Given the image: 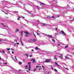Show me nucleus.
Instances as JSON below:
<instances>
[{
	"mask_svg": "<svg viewBox=\"0 0 74 74\" xmlns=\"http://www.w3.org/2000/svg\"><path fill=\"white\" fill-rule=\"evenodd\" d=\"M5 2L6 3L4 5V7H7V8H11V7H8V4H11V5H15V4L11 3L9 2L5 1Z\"/></svg>",
	"mask_w": 74,
	"mask_h": 74,
	"instance_id": "1",
	"label": "nucleus"
},
{
	"mask_svg": "<svg viewBox=\"0 0 74 74\" xmlns=\"http://www.w3.org/2000/svg\"><path fill=\"white\" fill-rule=\"evenodd\" d=\"M49 3L50 4H56V3H58V0H54L53 1H49Z\"/></svg>",
	"mask_w": 74,
	"mask_h": 74,
	"instance_id": "2",
	"label": "nucleus"
},
{
	"mask_svg": "<svg viewBox=\"0 0 74 74\" xmlns=\"http://www.w3.org/2000/svg\"><path fill=\"white\" fill-rule=\"evenodd\" d=\"M36 40L35 39H34V40L31 39L28 40V42H31V43H33V42H36Z\"/></svg>",
	"mask_w": 74,
	"mask_h": 74,
	"instance_id": "3",
	"label": "nucleus"
},
{
	"mask_svg": "<svg viewBox=\"0 0 74 74\" xmlns=\"http://www.w3.org/2000/svg\"><path fill=\"white\" fill-rule=\"evenodd\" d=\"M52 60L51 59H46V60H45V62L46 63H49V62H52Z\"/></svg>",
	"mask_w": 74,
	"mask_h": 74,
	"instance_id": "4",
	"label": "nucleus"
},
{
	"mask_svg": "<svg viewBox=\"0 0 74 74\" xmlns=\"http://www.w3.org/2000/svg\"><path fill=\"white\" fill-rule=\"evenodd\" d=\"M51 6H53V7H54L56 8H60V7L58 5H51Z\"/></svg>",
	"mask_w": 74,
	"mask_h": 74,
	"instance_id": "5",
	"label": "nucleus"
},
{
	"mask_svg": "<svg viewBox=\"0 0 74 74\" xmlns=\"http://www.w3.org/2000/svg\"><path fill=\"white\" fill-rule=\"evenodd\" d=\"M55 65H57V67H58V69H60V65H58V63H57L56 62H55Z\"/></svg>",
	"mask_w": 74,
	"mask_h": 74,
	"instance_id": "6",
	"label": "nucleus"
},
{
	"mask_svg": "<svg viewBox=\"0 0 74 74\" xmlns=\"http://www.w3.org/2000/svg\"><path fill=\"white\" fill-rule=\"evenodd\" d=\"M24 33H25L26 34L25 35V36H26V37H28V35L27 34H29V33H28L26 31H25L24 32Z\"/></svg>",
	"mask_w": 74,
	"mask_h": 74,
	"instance_id": "7",
	"label": "nucleus"
},
{
	"mask_svg": "<svg viewBox=\"0 0 74 74\" xmlns=\"http://www.w3.org/2000/svg\"><path fill=\"white\" fill-rule=\"evenodd\" d=\"M32 24L34 26H37L38 25V23L34 22L33 23H32Z\"/></svg>",
	"mask_w": 74,
	"mask_h": 74,
	"instance_id": "8",
	"label": "nucleus"
},
{
	"mask_svg": "<svg viewBox=\"0 0 74 74\" xmlns=\"http://www.w3.org/2000/svg\"><path fill=\"white\" fill-rule=\"evenodd\" d=\"M61 32L62 33V34H63L64 36H66V33L65 32H64V31H63L62 30L61 31Z\"/></svg>",
	"mask_w": 74,
	"mask_h": 74,
	"instance_id": "9",
	"label": "nucleus"
},
{
	"mask_svg": "<svg viewBox=\"0 0 74 74\" xmlns=\"http://www.w3.org/2000/svg\"><path fill=\"white\" fill-rule=\"evenodd\" d=\"M27 12L28 13V14H31V15H33V13H32V11H27Z\"/></svg>",
	"mask_w": 74,
	"mask_h": 74,
	"instance_id": "10",
	"label": "nucleus"
},
{
	"mask_svg": "<svg viewBox=\"0 0 74 74\" xmlns=\"http://www.w3.org/2000/svg\"><path fill=\"white\" fill-rule=\"evenodd\" d=\"M43 34L45 35V36H48V37H50V38H51L52 37V36H50V35H47V34H45L44 33H43Z\"/></svg>",
	"mask_w": 74,
	"mask_h": 74,
	"instance_id": "11",
	"label": "nucleus"
},
{
	"mask_svg": "<svg viewBox=\"0 0 74 74\" xmlns=\"http://www.w3.org/2000/svg\"><path fill=\"white\" fill-rule=\"evenodd\" d=\"M34 21H35V22H36V23H39V22H40V21L39 20V19H38V20H36V19H35L34 20Z\"/></svg>",
	"mask_w": 74,
	"mask_h": 74,
	"instance_id": "12",
	"label": "nucleus"
},
{
	"mask_svg": "<svg viewBox=\"0 0 74 74\" xmlns=\"http://www.w3.org/2000/svg\"><path fill=\"white\" fill-rule=\"evenodd\" d=\"M41 25H42V26H48V25L47 24H44V23H41Z\"/></svg>",
	"mask_w": 74,
	"mask_h": 74,
	"instance_id": "13",
	"label": "nucleus"
},
{
	"mask_svg": "<svg viewBox=\"0 0 74 74\" xmlns=\"http://www.w3.org/2000/svg\"><path fill=\"white\" fill-rule=\"evenodd\" d=\"M13 12L14 14H16V15H17L18 14V12L17 11H13Z\"/></svg>",
	"mask_w": 74,
	"mask_h": 74,
	"instance_id": "14",
	"label": "nucleus"
},
{
	"mask_svg": "<svg viewBox=\"0 0 74 74\" xmlns=\"http://www.w3.org/2000/svg\"><path fill=\"white\" fill-rule=\"evenodd\" d=\"M25 21L27 22V23H31V21H28L27 20H26V19H24Z\"/></svg>",
	"mask_w": 74,
	"mask_h": 74,
	"instance_id": "15",
	"label": "nucleus"
},
{
	"mask_svg": "<svg viewBox=\"0 0 74 74\" xmlns=\"http://www.w3.org/2000/svg\"><path fill=\"white\" fill-rule=\"evenodd\" d=\"M57 57V56L56 55H55L54 56V59H55L56 60H57V58H56Z\"/></svg>",
	"mask_w": 74,
	"mask_h": 74,
	"instance_id": "16",
	"label": "nucleus"
},
{
	"mask_svg": "<svg viewBox=\"0 0 74 74\" xmlns=\"http://www.w3.org/2000/svg\"><path fill=\"white\" fill-rule=\"evenodd\" d=\"M15 60H16L15 61V60H14V61L15 62H18V60H17V59H16V56H15Z\"/></svg>",
	"mask_w": 74,
	"mask_h": 74,
	"instance_id": "17",
	"label": "nucleus"
},
{
	"mask_svg": "<svg viewBox=\"0 0 74 74\" xmlns=\"http://www.w3.org/2000/svg\"><path fill=\"white\" fill-rule=\"evenodd\" d=\"M35 7L38 10H39V9H40V7L38 6H35Z\"/></svg>",
	"mask_w": 74,
	"mask_h": 74,
	"instance_id": "18",
	"label": "nucleus"
},
{
	"mask_svg": "<svg viewBox=\"0 0 74 74\" xmlns=\"http://www.w3.org/2000/svg\"><path fill=\"white\" fill-rule=\"evenodd\" d=\"M2 41H4V40L3 39H0V42ZM1 44V43L0 42V44Z\"/></svg>",
	"mask_w": 74,
	"mask_h": 74,
	"instance_id": "19",
	"label": "nucleus"
},
{
	"mask_svg": "<svg viewBox=\"0 0 74 74\" xmlns=\"http://www.w3.org/2000/svg\"><path fill=\"white\" fill-rule=\"evenodd\" d=\"M69 18L70 21H73L74 20V18H72V17H70Z\"/></svg>",
	"mask_w": 74,
	"mask_h": 74,
	"instance_id": "20",
	"label": "nucleus"
},
{
	"mask_svg": "<svg viewBox=\"0 0 74 74\" xmlns=\"http://www.w3.org/2000/svg\"><path fill=\"white\" fill-rule=\"evenodd\" d=\"M5 2V1H4L2 0L1 1L0 3H1V4H3V3H4V2Z\"/></svg>",
	"mask_w": 74,
	"mask_h": 74,
	"instance_id": "21",
	"label": "nucleus"
},
{
	"mask_svg": "<svg viewBox=\"0 0 74 74\" xmlns=\"http://www.w3.org/2000/svg\"><path fill=\"white\" fill-rule=\"evenodd\" d=\"M32 60L33 61V62H32L33 63H35V59L32 58Z\"/></svg>",
	"mask_w": 74,
	"mask_h": 74,
	"instance_id": "22",
	"label": "nucleus"
},
{
	"mask_svg": "<svg viewBox=\"0 0 74 74\" xmlns=\"http://www.w3.org/2000/svg\"><path fill=\"white\" fill-rule=\"evenodd\" d=\"M30 63H31L30 62L28 63V64H29V65L28 66V67L30 69H31V66H30Z\"/></svg>",
	"mask_w": 74,
	"mask_h": 74,
	"instance_id": "23",
	"label": "nucleus"
},
{
	"mask_svg": "<svg viewBox=\"0 0 74 74\" xmlns=\"http://www.w3.org/2000/svg\"><path fill=\"white\" fill-rule=\"evenodd\" d=\"M21 45L23 46H24L23 43V42H22V41L21 40Z\"/></svg>",
	"mask_w": 74,
	"mask_h": 74,
	"instance_id": "24",
	"label": "nucleus"
},
{
	"mask_svg": "<svg viewBox=\"0 0 74 74\" xmlns=\"http://www.w3.org/2000/svg\"><path fill=\"white\" fill-rule=\"evenodd\" d=\"M33 34H34V37L35 38V39H36V35L34 34V32H33Z\"/></svg>",
	"mask_w": 74,
	"mask_h": 74,
	"instance_id": "25",
	"label": "nucleus"
},
{
	"mask_svg": "<svg viewBox=\"0 0 74 74\" xmlns=\"http://www.w3.org/2000/svg\"><path fill=\"white\" fill-rule=\"evenodd\" d=\"M19 32V29H16L15 31L16 33V32Z\"/></svg>",
	"mask_w": 74,
	"mask_h": 74,
	"instance_id": "26",
	"label": "nucleus"
},
{
	"mask_svg": "<svg viewBox=\"0 0 74 74\" xmlns=\"http://www.w3.org/2000/svg\"><path fill=\"white\" fill-rule=\"evenodd\" d=\"M5 14H6V15H8V12L7 11H6V12L4 13Z\"/></svg>",
	"mask_w": 74,
	"mask_h": 74,
	"instance_id": "27",
	"label": "nucleus"
},
{
	"mask_svg": "<svg viewBox=\"0 0 74 74\" xmlns=\"http://www.w3.org/2000/svg\"><path fill=\"white\" fill-rule=\"evenodd\" d=\"M67 57V56H65V58H66V59H70L69 58Z\"/></svg>",
	"mask_w": 74,
	"mask_h": 74,
	"instance_id": "28",
	"label": "nucleus"
},
{
	"mask_svg": "<svg viewBox=\"0 0 74 74\" xmlns=\"http://www.w3.org/2000/svg\"><path fill=\"white\" fill-rule=\"evenodd\" d=\"M39 49V48H38V47H35V49H36V50H38Z\"/></svg>",
	"mask_w": 74,
	"mask_h": 74,
	"instance_id": "29",
	"label": "nucleus"
},
{
	"mask_svg": "<svg viewBox=\"0 0 74 74\" xmlns=\"http://www.w3.org/2000/svg\"><path fill=\"white\" fill-rule=\"evenodd\" d=\"M40 5H44V3L40 2Z\"/></svg>",
	"mask_w": 74,
	"mask_h": 74,
	"instance_id": "30",
	"label": "nucleus"
},
{
	"mask_svg": "<svg viewBox=\"0 0 74 74\" xmlns=\"http://www.w3.org/2000/svg\"><path fill=\"white\" fill-rule=\"evenodd\" d=\"M52 41H53V42H55V39H52Z\"/></svg>",
	"mask_w": 74,
	"mask_h": 74,
	"instance_id": "31",
	"label": "nucleus"
},
{
	"mask_svg": "<svg viewBox=\"0 0 74 74\" xmlns=\"http://www.w3.org/2000/svg\"><path fill=\"white\" fill-rule=\"evenodd\" d=\"M41 67V66H38V65H37V66H36V68H38V67Z\"/></svg>",
	"mask_w": 74,
	"mask_h": 74,
	"instance_id": "32",
	"label": "nucleus"
},
{
	"mask_svg": "<svg viewBox=\"0 0 74 74\" xmlns=\"http://www.w3.org/2000/svg\"><path fill=\"white\" fill-rule=\"evenodd\" d=\"M54 70L55 71H56L57 73H58V70H57L56 69H54Z\"/></svg>",
	"mask_w": 74,
	"mask_h": 74,
	"instance_id": "33",
	"label": "nucleus"
},
{
	"mask_svg": "<svg viewBox=\"0 0 74 74\" xmlns=\"http://www.w3.org/2000/svg\"><path fill=\"white\" fill-rule=\"evenodd\" d=\"M6 49H7V51H9L10 50V48H6Z\"/></svg>",
	"mask_w": 74,
	"mask_h": 74,
	"instance_id": "34",
	"label": "nucleus"
},
{
	"mask_svg": "<svg viewBox=\"0 0 74 74\" xmlns=\"http://www.w3.org/2000/svg\"><path fill=\"white\" fill-rule=\"evenodd\" d=\"M20 18H21V17L20 16H18V18H17V20H19V19H20Z\"/></svg>",
	"mask_w": 74,
	"mask_h": 74,
	"instance_id": "35",
	"label": "nucleus"
},
{
	"mask_svg": "<svg viewBox=\"0 0 74 74\" xmlns=\"http://www.w3.org/2000/svg\"><path fill=\"white\" fill-rule=\"evenodd\" d=\"M42 67L43 68V70H44V69H45V67H44V66H42Z\"/></svg>",
	"mask_w": 74,
	"mask_h": 74,
	"instance_id": "36",
	"label": "nucleus"
},
{
	"mask_svg": "<svg viewBox=\"0 0 74 74\" xmlns=\"http://www.w3.org/2000/svg\"><path fill=\"white\" fill-rule=\"evenodd\" d=\"M3 64H7V63L3 62Z\"/></svg>",
	"mask_w": 74,
	"mask_h": 74,
	"instance_id": "37",
	"label": "nucleus"
},
{
	"mask_svg": "<svg viewBox=\"0 0 74 74\" xmlns=\"http://www.w3.org/2000/svg\"><path fill=\"white\" fill-rule=\"evenodd\" d=\"M25 55L26 56H27V58H28V55H27V54H25Z\"/></svg>",
	"mask_w": 74,
	"mask_h": 74,
	"instance_id": "38",
	"label": "nucleus"
},
{
	"mask_svg": "<svg viewBox=\"0 0 74 74\" xmlns=\"http://www.w3.org/2000/svg\"><path fill=\"white\" fill-rule=\"evenodd\" d=\"M50 18H54L55 17L53 16L51 17Z\"/></svg>",
	"mask_w": 74,
	"mask_h": 74,
	"instance_id": "39",
	"label": "nucleus"
},
{
	"mask_svg": "<svg viewBox=\"0 0 74 74\" xmlns=\"http://www.w3.org/2000/svg\"><path fill=\"white\" fill-rule=\"evenodd\" d=\"M3 27H7V26L4 25H3Z\"/></svg>",
	"mask_w": 74,
	"mask_h": 74,
	"instance_id": "40",
	"label": "nucleus"
},
{
	"mask_svg": "<svg viewBox=\"0 0 74 74\" xmlns=\"http://www.w3.org/2000/svg\"><path fill=\"white\" fill-rule=\"evenodd\" d=\"M51 18V17L49 16H47V18Z\"/></svg>",
	"mask_w": 74,
	"mask_h": 74,
	"instance_id": "41",
	"label": "nucleus"
},
{
	"mask_svg": "<svg viewBox=\"0 0 74 74\" xmlns=\"http://www.w3.org/2000/svg\"><path fill=\"white\" fill-rule=\"evenodd\" d=\"M22 63V62H19V64H21Z\"/></svg>",
	"mask_w": 74,
	"mask_h": 74,
	"instance_id": "42",
	"label": "nucleus"
},
{
	"mask_svg": "<svg viewBox=\"0 0 74 74\" xmlns=\"http://www.w3.org/2000/svg\"><path fill=\"white\" fill-rule=\"evenodd\" d=\"M68 47V45L66 46H65V48H67V47Z\"/></svg>",
	"mask_w": 74,
	"mask_h": 74,
	"instance_id": "43",
	"label": "nucleus"
},
{
	"mask_svg": "<svg viewBox=\"0 0 74 74\" xmlns=\"http://www.w3.org/2000/svg\"><path fill=\"white\" fill-rule=\"evenodd\" d=\"M37 34V35H38V36H40V34L38 33L37 32L36 33Z\"/></svg>",
	"mask_w": 74,
	"mask_h": 74,
	"instance_id": "44",
	"label": "nucleus"
},
{
	"mask_svg": "<svg viewBox=\"0 0 74 74\" xmlns=\"http://www.w3.org/2000/svg\"><path fill=\"white\" fill-rule=\"evenodd\" d=\"M14 42H17V40H14Z\"/></svg>",
	"mask_w": 74,
	"mask_h": 74,
	"instance_id": "45",
	"label": "nucleus"
},
{
	"mask_svg": "<svg viewBox=\"0 0 74 74\" xmlns=\"http://www.w3.org/2000/svg\"><path fill=\"white\" fill-rule=\"evenodd\" d=\"M54 26H57V25L56 24H54Z\"/></svg>",
	"mask_w": 74,
	"mask_h": 74,
	"instance_id": "46",
	"label": "nucleus"
},
{
	"mask_svg": "<svg viewBox=\"0 0 74 74\" xmlns=\"http://www.w3.org/2000/svg\"><path fill=\"white\" fill-rule=\"evenodd\" d=\"M20 33H21V34H23V31H21L20 32Z\"/></svg>",
	"mask_w": 74,
	"mask_h": 74,
	"instance_id": "47",
	"label": "nucleus"
},
{
	"mask_svg": "<svg viewBox=\"0 0 74 74\" xmlns=\"http://www.w3.org/2000/svg\"><path fill=\"white\" fill-rule=\"evenodd\" d=\"M65 69H66V70H69V69H68V68H65Z\"/></svg>",
	"mask_w": 74,
	"mask_h": 74,
	"instance_id": "48",
	"label": "nucleus"
},
{
	"mask_svg": "<svg viewBox=\"0 0 74 74\" xmlns=\"http://www.w3.org/2000/svg\"><path fill=\"white\" fill-rule=\"evenodd\" d=\"M36 70H37V69H34V71H36Z\"/></svg>",
	"mask_w": 74,
	"mask_h": 74,
	"instance_id": "49",
	"label": "nucleus"
},
{
	"mask_svg": "<svg viewBox=\"0 0 74 74\" xmlns=\"http://www.w3.org/2000/svg\"><path fill=\"white\" fill-rule=\"evenodd\" d=\"M1 24L2 25H4V24L3 23H1Z\"/></svg>",
	"mask_w": 74,
	"mask_h": 74,
	"instance_id": "50",
	"label": "nucleus"
},
{
	"mask_svg": "<svg viewBox=\"0 0 74 74\" xmlns=\"http://www.w3.org/2000/svg\"><path fill=\"white\" fill-rule=\"evenodd\" d=\"M60 56H63V54H61L60 55Z\"/></svg>",
	"mask_w": 74,
	"mask_h": 74,
	"instance_id": "51",
	"label": "nucleus"
},
{
	"mask_svg": "<svg viewBox=\"0 0 74 74\" xmlns=\"http://www.w3.org/2000/svg\"><path fill=\"white\" fill-rule=\"evenodd\" d=\"M28 67V66L27 65L25 66V67H26V68H27Z\"/></svg>",
	"mask_w": 74,
	"mask_h": 74,
	"instance_id": "52",
	"label": "nucleus"
},
{
	"mask_svg": "<svg viewBox=\"0 0 74 74\" xmlns=\"http://www.w3.org/2000/svg\"><path fill=\"white\" fill-rule=\"evenodd\" d=\"M22 18L23 19H25V17L23 16H22Z\"/></svg>",
	"mask_w": 74,
	"mask_h": 74,
	"instance_id": "53",
	"label": "nucleus"
},
{
	"mask_svg": "<svg viewBox=\"0 0 74 74\" xmlns=\"http://www.w3.org/2000/svg\"><path fill=\"white\" fill-rule=\"evenodd\" d=\"M55 35H56V36L58 35V33H55Z\"/></svg>",
	"mask_w": 74,
	"mask_h": 74,
	"instance_id": "54",
	"label": "nucleus"
},
{
	"mask_svg": "<svg viewBox=\"0 0 74 74\" xmlns=\"http://www.w3.org/2000/svg\"><path fill=\"white\" fill-rule=\"evenodd\" d=\"M55 29L56 30H58V28H56Z\"/></svg>",
	"mask_w": 74,
	"mask_h": 74,
	"instance_id": "55",
	"label": "nucleus"
},
{
	"mask_svg": "<svg viewBox=\"0 0 74 74\" xmlns=\"http://www.w3.org/2000/svg\"><path fill=\"white\" fill-rule=\"evenodd\" d=\"M11 49L12 51H14V49H12V48H11Z\"/></svg>",
	"mask_w": 74,
	"mask_h": 74,
	"instance_id": "56",
	"label": "nucleus"
},
{
	"mask_svg": "<svg viewBox=\"0 0 74 74\" xmlns=\"http://www.w3.org/2000/svg\"><path fill=\"white\" fill-rule=\"evenodd\" d=\"M68 8H69V10H70V8H71L69 7H68Z\"/></svg>",
	"mask_w": 74,
	"mask_h": 74,
	"instance_id": "57",
	"label": "nucleus"
},
{
	"mask_svg": "<svg viewBox=\"0 0 74 74\" xmlns=\"http://www.w3.org/2000/svg\"><path fill=\"white\" fill-rule=\"evenodd\" d=\"M12 54H14V51H12Z\"/></svg>",
	"mask_w": 74,
	"mask_h": 74,
	"instance_id": "58",
	"label": "nucleus"
},
{
	"mask_svg": "<svg viewBox=\"0 0 74 74\" xmlns=\"http://www.w3.org/2000/svg\"><path fill=\"white\" fill-rule=\"evenodd\" d=\"M57 17H59V15H57Z\"/></svg>",
	"mask_w": 74,
	"mask_h": 74,
	"instance_id": "59",
	"label": "nucleus"
},
{
	"mask_svg": "<svg viewBox=\"0 0 74 74\" xmlns=\"http://www.w3.org/2000/svg\"><path fill=\"white\" fill-rule=\"evenodd\" d=\"M16 45V43H15L14 45V47H15Z\"/></svg>",
	"mask_w": 74,
	"mask_h": 74,
	"instance_id": "60",
	"label": "nucleus"
},
{
	"mask_svg": "<svg viewBox=\"0 0 74 74\" xmlns=\"http://www.w3.org/2000/svg\"><path fill=\"white\" fill-rule=\"evenodd\" d=\"M12 60H14V58H13V57L12 58Z\"/></svg>",
	"mask_w": 74,
	"mask_h": 74,
	"instance_id": "61",
	"label": "nucleus"
},
{
	"mask_svg": "<svg viewBox=\"0 0 74 74\" xmlns=\"http://www.w3.org/2000/svg\"><path fill=\"white\" fill-rule=\"evenodd\" d=\"M16 44H18V45H19V43L18 42H16Z\"/></svg>",
	"mask_w": 74,
	"mask_h": 74,
	"instance_id": "62",
	"label": "nucleus"
},
{
	"mask_svg": "<svg viewBox=\"0 0 74 74\" xmlns=\"http://www.w3.org/2000/svg\"><path fill=\"white\" fill-rule=\"evenodd\" d=\"M26 49H29V47H26Z\"/></svg>",
	"mask_w": 74,
	"mask_h": 74,
	"instance_id": "63",
	"label": "nucleus"
},
{
	"mask_svg": "<svg viewBox=\"0 0 74 74\" xmlns=\"http://www.w3.org/2000/svg\"><path fill=\"white\" fill-rule=\"evenodd\" d=\"M37 32H38V33H39V32L40 31H38V30H37Z\"/></svg>",
	"mask_w": 74,
	"mask_h": 74,
	"instance_id": "64",
	"label": "nucleus"
}]
</instances>
